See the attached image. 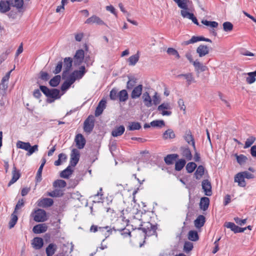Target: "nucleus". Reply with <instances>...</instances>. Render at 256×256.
<instances>
[{"mask_svg":"<svg viewBox=\"0 0 256 256\" xmlns=\"http://www.w3.org/2000/svg\"><path fill=\"white\" fill-rule=\"evenodd\" d=\"M30 216L36 222H44L47 220L46 213L44 210L38 208L34 210Z\"/></svg>","mask_w":256,"mask_h":256,"instance_id":"nucleus-1","label":"nucleus"},{"mask_svg":"<svg viewBox=\"0 0 256 256\" xmlns=\"http://www.w3.org/2000/svg\"><path fill=\"white\" fill-rule=\"evenodd\" d=\"M172 107L170 102H164L159 105L157 110L163 116H170L172 114Z\"/></svg>","mask_w":256,"mask_h":256,"instance_id":"nucleus-2","label":"nucleus"},{"mask_svg":"<svg viewBox=\"0 0 256 256\" xmlns=\"http://www.w3.org/2000/svg\"><path fill=\"white\" fill-rule=\"evenodd\" d=\"M94 117L92 116H90L85 120L84 124V130L86 132L90 133L94 127Z\"/></svg>","mask_w":256,"mask_h":256,"instance_id":"nucleus-3","label":"nucleus"},{"mask_svg":"<svg viewBox=\"0 0 256 256\" xmlns=\"http://www.w3.org/2000/svg\"><path fill=\"white\" fill-rule=\"evenodd\" d=\"M84 57V52L82 50H78L73 58V61L74 65L79 66L83 62Z\"/></svg>","mask_w":256,"mask_h":256,"instance_id":"nucleus-4","label":"nucleus"},{"mask_svg":"<svg viewBox=\"0 0 256 256\" xmlns=\"http://www.w3.org/2000/svg\"><path fill=\"white\" fill-rule=\"evenodd\" d=\"M72 59L70 57L66 58L64 60V70L62 72V77L64 78L72 66Z\"/></svg>","mask_w":256,"mask_h":256,"instance_id":"nucleus-5","label":"nucleus"},{"mask_svg":"<svg viewBox=\"0 0 256 256\" xmlns=\"http://www.w3.org/2000/svg\"><path fill=\"white\" fill-rule=\"evenodd\" d=\"M80 157V152L76 148L72 150L70 154V164L72 166H75L78 162Z\"/></svg>","mask_w":256,"mask_h":256,"instance_id":"nucleus-6","label":"nucleus"},{"mask_svg":"<svg viewBox=\"0 0 256 256\" xmlns=\"http://www.w3.org/2000/svg\"><path fill=\"white\" fill-rule=\"evenodd\" d=\"M85 24H95L100 26L106 25L104 22L100 18L96 15H93L88 18L86 20Z\"/></svg>","mask_w":256,"mask_h":256,"instance_id":"nucleus-7","label":"nucleus"},{"mask_svg":"<svg viewBox=\"0 0 256 256\" xmlns=\"http://www.w3.org/2000/svg\"><path fill=\"white\" fill-rule=\"evenodd\" d=\"M224 226L227 228L230 229L234 233L242 232L246 230V228H240L236 226L234 222H226L224 224Z\"/></svg>","mask_w":256,"mask_h":256,"instance_id":"nucleus-8","label":"nucleus"},{"mask_svg":"<svg viewBox=\"0 0 256 256\" xmlns=\"http://www.w3.org/2000/svg\"><path fill=\"white\" fill-rule=\"evenodd\" d=\"M176 77L179 78H184L186 80V84L188 86H190L192 83L196 82L193 74L191 72H188L184 74H180L178 75Z\"/></svg>","mask_w":256,"mask_h":256,"instance_id":"nucleus-9","label":"nucleus"},{"mask_svg":"<svg viewBox=\"0 0 256 256\" xmlns=\"http://www.w3.org/2000/svg\"><path fill=\"white\" fill-rule=\"evenodd\" d=\"M142 90L143 86L142 84H138L134 87L130 94L132 98L136 99L140 98L142 94Z\"/></svg>","mask_w":256,"mask_h":256,"instance_id":"nucleus-10","label":"nucleus"},{"mask_svg":"<svg viewBox=\"0 0 256 256\" xmlns=\"http://www.w3.org/2000/svg\"><path fill=\"white\" fill-rule=\"evenodd\" d=\"M74 142L76 144V147L79 149L83 148L86 144V140L84 136L80 134L76 135Z\"/></svg>","mask_w":256,"mask_h":256,"instance_id":"nucleus-11","label":"nucleus"},{"mask_svg":"<svg viewBox=\"0 0 256 256\" xmlns=\"http://www.w3.org/2000/svg\"><path fill=\"white\" fill-rule=\"evenodd\" d=\"M184 138L186 142L189 144H192L194 149L196 150L194 140L190 130L186 132Z\"/></svg>","mask_w":256,"mask_h":256,"instance_id":"nucleus-12","label":"nucleus"},{"mask_svg":"<svg viewBox=\"0 0 256 256\" xmlns=\"http://www.w3.org/2000/svg\"><path fill=\"white\" fill-rule=\"evenodd\" d=\"M202 188L206 196H210L212 194L211 184L208 180H205L202 182Z\"/></svg>","mask_w":256,"mask_h":256,"instance_id":"nucleus-13","label":"nucleus"},{"mask_svg":"<svg viewBox=\"0 0 256 256\" xmlns=\"http://www.w3.org/2000/svg\"><path fill=\"white\" fill-rule=\"evenodd\" d=\"M20 172L16 170V167L14 166L12 170V178L8 184V186L16 182L20 178Z\"/></svg>","mask_w":256,"mask_h":256,"instance_id":"nucleus-14","label":"nucleus"},{"mask_svg":"<svg viewBox=\"0 0 256 256\" xmlns=\"http://www.w3.org/2000/svg\"><path fill=\"white\" fill-rule=\"evenodd\" d=\"M196 52L200 57H203L209 53V48L206 45L200 44L197 48Z\"/></svg>","mask_w":256,"mask_h":256,"instance_id":"nucleus-15","label":"nucleus"},{"mask_svg":"<svg viewBox=\"0 0 256 256\" xmlns=\"http://www.w3.org/2000/svg\"><path fill=\"white\" fill-rule=\"evenodd\" d=\"M245 178L241 172L238 173L234 178V181L238 182V186L241 187H244L246 186V182L244 180Z\"/></svg>","mask_w":256,"mask_h":256,"instance_id":"nucleus-16","label":"nucleus"},{"mask_svg":"<svg viewBox=\"0 0 256 256\" xmlns=\"http://www.w3.org/2000/svg\"><path fill=\"white\" fill-rule=\"evenodd\" d=\"M181 154L187 160H190L192 158V152L188 147L182 146L180 148Z\"/></svg>","mask_w":256,"mask_h":256,"instance_id":"nucleus-17","label":"nucleus"},{"mask_svg":"<svg viewBox=\"0 0 256 256\" xmlns=\"http://www.w3.org/2000/svg\"><path fill=\"white\" fill-rule=\"evenodd\" d=\"M142 99L144 104L146 107L150 108L152 106V98L148 92H144L142 94Z\"/></svg>","mask_w":256,"mask_h":256,"instance_id":"nucleus-18","label":"nucleus"},{"mask_svg":"<svg viewBox=\"0 0 256 256\" xmlns=\"http://www.w3.org/2000/svg\"><path fill=\"white\" fill-rule=\"evenodd\" d=\"M48 230V226L46 224H38L32 228V231L35 234H41L46 232Z\"/></svg>","mask_w":256,"mask_h":256,"instance_id":"nucleus-19","label":"nucleus"},{"mask_svg":"<svg viewBox=\"0 0 256 256\" xmlns=\"http://www.w3.org/2000/svg\"><path fill=\"white\" fill-rule=\"evenodd\" d=\"M106 101L104 100H102L100 102L95 111V116H98L102 114L103 110L106 108Z\"/></svg>","mask_w":256,"mask_h":256,"instance_id":"nucleus-20","label":"nucleus"},{"mask_svg":"<svg viewBox=\"0 0 256 256\" xmlns=\"http://www.w3.org/2000/svg\"><path fill=\"white\" fill-rule=\"evenodd\" d=\"M193 65L194 67V69L197 74H198L200 72L206 71L208 70V68L206 66H204L202 63L198 60H196L193 62Z\"/></svg>","mask_w":256,"mask_h":256,"instance_id":"nucleus-21","label":"nucleus"},{"mask_svg":"<svg viewBox=\"0 0 256 256\" xmlns=\"http://www.w3.org/2000/svg\"><path fill=\"white\" fill-rule=\"evenodd\" d=\"M33 246V248L36 250H40L41 248L44 244L43 239L41 238L36 237L34 238L32 242V244Z\"/></svg>","mask_w":256,"mask_h":256,"instance_id":"nucleus-22","label":"nucleus"},{"mask_svg":"<svg viewBox=\"0 0 256 256\" xmlns=\"http://www.w3.org/2000/svg\"><path fill=\"white\" fill-rule=\"evenodd\" d=\"M241 76L246 78V83L249 84H253L256 80V78L252 72L242 73Z\"/></svg>","mask_w":256,"mask_h":256,"instance_id":"nucleus-23","label":"nucleus"},{"mask_svg":"<svg viewBox=\"0 0 256 256\" xmlns=\"http://www.w3.org/2000/svg\"><path fill=\"white\" fill-rule=\"evenodd\" d=\"M54 201L50 198H44L39 200L38 206L42 207H48L52 205Z\"/></svg>","mask_w":256,"mask_h":256,"instance_id":"nucleus-24","label":"nucleus"},{"mask_svg":"<svg viewBox=\"0 0 256 256\" xmlns=\"http://www.w3.org/2000/svg\"><path fill=\"white\" fill-rule=\"evenodd\" d=\"M204 38H205L203 36H193L190 40L182 42V46H187L191 44H194L199 41H204Z\"/></svg>","mask_w":256,"mask_h":256,"instance_id":"nucleus-25","label":"nucleus"},{"mask_svg":"<svg viewBox=\"0 0 256 256\" xmlns=\"http://www.w3.org/2000/svg\"><path fill=\"white\" fill-rule=\"evenodd\" d=\"M57 249V246L56 244H50L46 247V252L47 256H52L54 254Z\"/></svg>","mask_w":256,"mask_h":256,"instance_id":"nucleus-26","label":"nucleus"},{"mask_svg":"<svg viewBox=\"0 0 256 256\" xmlns=\"http://www.w3.org/2000/svg\"><path fill=\"white\" fill-rule=\"evenodd\" d=\"M210 199L207 197H203L201 198L200 202V207L201 210H206L209 206Z\"/></svg>","mask_w":256,"mask_h":256,"instance_id":"nucleus-27","label":"nucleus"},{"mask_svg":"<svg viewBox=\"0 0 256 256\" xmlns=\"http://www.w3.org/2000/svg\"><path fill=\"white\" fill-rule=\"evenodd\" d=\"M10 4L9 0H1L0 2V12L2 13H5L8 12L10 9Z\"/></svg>","mask_w":256,"mask_h":256,"instance_id":"nucleus-28","label":"nucleus"},{"mask_svg":"<svg viewBox=\"0 0 256 256\" xmlns=\"http://www.w3.org/2000/svg\"><path fill=\"white\" fill-rule=\"evenodd\" d=\"M204 222L205 217L202 215H200L194 222V226L196 228H200L204 225Z\"/></svg>","mask_w":256,"mask_h":256,"instance_id":"nucleus-29","label":"nucleus"},{"mask_svg":"<svg viewBox=\"0 0 256 256\" xmlns=\"http://www.w3.org/2000/svg\"><path fill=\"white\" fill-rule=\"evenodd\" d=\"M125 130V128L123 126H120L116 127L112 132V135L114 137H116L122 135Z\"/></svg>","mask_w":256,"mask_h":256,"instance_id":"nucleus-30","label":"nucleus"},{"mask_svg":"<svg viewBox=\"0 0 256 256\" xmlns=\"http://www.w3.org/2000/svg\"><path fill=\"white\" fill-rule=\"evenodd\" d=\"M73 75L74 76L76 79H80L86 73V70L84 66H81L80 68V70H74L72 72Z\"/></svg>","mask_w":256,"mask_h":256,"instance_id":"nucleus-31","label":"nucleus"},{"mask_svg":"<svg viewBox=\"0 0 256 256\" xmlns=\"http://www.w3.org/2000/svg\"><path fill=\"white\" fill-rule=\"evenodd\" d=\"M178 155L177 154H168L164 158L165 162L168 164H172L174 161L178 158Z\"/></svg>","mask_w":256,"mask_h":256,"instance_id":"nucleus-32","label":"nucleus"},{"mask_svg":"<svg viewBox=\"0 0 256 256\" xmlns=\"http://www.w3.org/2000/svg\"><path fill=\"white\" fill-rule=\"evenodd\" d=\"M176 137V134L172 129L169 128L163 134L162 138L164 140L172 139Z\"/></svg>","mask_w":256,"mask_h":256,"instance_id":"nucleus-33","label":"nucleus"},{"mask_svg":"<svg viewBox=\"0 0 256 256\" xmlns=\"http://www.w3.org/2000/svg\"><path fill=\"white\" fill-rule=\"evenodd\" d=\"M204 168L202 166H199L197 168L195 172L194 176L196 178L197 180H200L202 176L204 175Z\"/></svg>","mask_w":256,"mask_h":256,"instance_id":"nucleus-34","label":"nucleus"},{"mask_svg":"<svg viewBox=\"0 0 256 256\" xmlns=\"http://www.w3.org/2000/svg\"><path fill=\"white\" fill-rule=\"evenodd\" d=\"M140 124L138 122H130L127 129L129 130H138L141 128Z\"/></svg>","mask_w":256,"mask_h":256,"instance_id":"nucleus-35","label":"nucleus"},{"mask_svg":"<svg viewBox=\"0 0 256 256\" xmlns=\"http://www.w3.org/2000/svg\"><path fill=\"white\" fill-rule=\"evenodd\" d=\"M103 234L105 238H107L112 232V229L110 227L106 226L104 227H98V231Z\"/></svg>","mask_w":256,"mask_h":256,"instance_id":"nucleus-36","label":"nucleus"},{"mask_svg":"<svg viewBox=\"0 0 256 256\" xmlns=\"http://www.w3.org/2000/svg\"><path fill=\"white\" fill-rule=\"evenodd\" d=\"M48 97L52 98L54 100L60 98V90L55 88L50 90V92Z\"/></svg>","mask_w":256,"mask_h":256,"instance_id":"nucleus-37","label":"nucleus"},{"mask_svg":"<svg viewBox=\"0 0 256 256\" xmlns=\"http://www.w3.org/2000/svg\"><path fill=\"white\" fill-rule=\"evenodd\" d=\"M186 161L184 159H180L175 164V170L177 171H180L184 166Z\"/></svg>","mask_w":256,"mask_h":256,"instance_id":"nucleus-38","label":"nucleus"},{"mask_svg":"<svg viewBox=\"0 0 256 256\" xmlns=\"http://www.w3.org/2000/svg\"><path fill=\"white\" fill-rule=\"evenodd\" d=\"M72 170L70 166H68L60 172V176L61 178H68L72 174Z\"/></svg>","mask_w":256,"mask_h":256,"instance_id":"nucleus-39","label":"nucleus"},{"mask_svg":"<svg viewBox=\"0 0 256 256\" xmlns=\"http://www.w3.org/2000/svg\"><path fill=\"white\" fill-rule=\"evenodd\" d=\"M118 97L120 102H124L128 99V94L126 90H122L118 94Z\"/></svg>","mask_w":256,"mask_h":256,"instance_id":"nucleus-40","label":"nucleus"},{"mask_svg":"<svg viewBox=\"0 0 256 256\" xmlns=\"http://www.w3.org/2000/svg\"><path fill=\"white\" fill-rule=\"evenodd\" d=\"M30 143L28 142H24L19 140L16 143V146L18 148H21L28 151V148H30Z\"/></svg>","mask_w":256,"mask_h":256,"instance_id":"nucleus-41","label":"nucleus"},{"mask_svg":"<svg viewBox=\"0 0 256 256\" xmlns=\"http://www.w3.org/2000/svg\"><path fill=\"white\" fill-rule=\"evenodd\" d=\"M140 56L138 54L130 56L128 60L130 66H134L138 61Z\"/></svg>","mask_w":256,"mask_h":256,"instance_id":"nucleus-42","label":"nucleus"},{"mask_svg":"<svg viewBox=\"0 0 256 256\" xmlns=\"http://www.w3.org/2000/svg\"><path fill=\"white\" fill-rule=\"evenodd\" d=\"M256 140V138L254 136H249L246 140L245 142L244 146V148H247L251 146L255 142Z\"/></svg>","mask_w":256,"mask_h":256,"instance_id":"nucleus-43","label":"nucleus"},{"mask_svg":"<svg viewBox=\"0 0 256 256\" xmlns=\"http://www.w3.org/2000/svg\"><path fill=\"white\" fill-rule=\"evenodd\" d=\"M18 218L16 212H14L11 215V218L9 222L10 228H12L14 226L18 221Z\"/></svg>","mask_w":256,"mask_h":256,"instance_id":"nucleus-44","label":"nucleus"},{"mask_svg":"<svg viewBox=\"0 0 256 256\" xmlns=\"http://www.w3.org/2000/svg\"><path fill=\"white\" fill-rule=\"evenodd\" d=\"M47 195L51 197H59L63 195V192L60 190L55 189L52 192H48Z\"/></svg>","mask_w":256,"mask_h":256,"instance_id":"nucleus-45","label":"nucleus"},{"mask_svg":"<svg viewBox=\"0 0 256 256\" xmlns=\"http://www.w3.org/2000/svg\"><path fill=\"white\" fill-rule=\"evenodd\" d=\"M188 238L192 241H196L198 240V236L196 230H190L188 233Z\"/></svg>","mask_w":256,"mask_h":256,"instance_id":"nucleus-46","label":"nucleus"},{"mask_svg":"<svg viewBox=\"0 0 256 256\" xmlns=\"http://www.w3.org/2000/svg\"><path fill=\"white\" fill-rule=\"evenodd\" d=\"M10 5L16 7L17 8H21L24 4L23 0H8Z\"/></svg>","mask_w":256,"mask_h":256,"instance_id":"nucleus-47","label":"nucleus"},{"mask_svg":"<svg viewBox=\"0 0 256 256\" xmlns=\"http://www.w3.org/2000/svg\"><path fill=\"white\" fill-rule=\"evenodd\" d=\"M60 80V75H57L50 80L49 84L51 86L55 87L59 84Z\"/></svg>","mask_w":256,"mask_h":256,"instance_id":"nucleus-48","label":"nucleus"},{"mask_svg":"<svg viewBox=\"0 0 256 256\" xmlns=\"http://www.w3.org/2000/svg\"><path fill=\"white\" fill-rule=\"evenodd\" d=\"M150 124L152 127L162 128L165 126V123L163 120H155L152 121Z\"/></svg>","mask_w":256,"mask_h":256,"instance_id":"nucleus-49","label":"nucleus"},{"mask_svg":"<svg viewBox=\"0 0 256 256\" xmlns=\"http://www.w3.org/2000/svg\"><path fill=\"white\" fill-rule=\"evenodd\" d=\"M197 166L194 162H190L187 164L186 166V169L188 173L192 172L196 168Z\"/></svg>","mask_w":256,"mask_h":256,"instance_id":"nucleus-50","label":"nucleus"},{"mask_svg":"<svg viewBox=\"0 0 256 256\" xmlns=\"http://www.w3.org/2000/svg\"><path fill=\"white\" fill-rule=\"evenodd\" d=\"M66 185V182L62 180H58L53 183V186L54 188H64Z\"/></svg>","mask_w":256,"mask_h":256,"instance_id":"nucleus-51","label":"nucleus"},{"mask_svg":"<svg viewBox=\"0 0 256 256\" xmlns=\"http://www.w3.org/2000/svg\"><path fill=\"white\" fill-rule=\"evenodd\" d=\"M235 156L238 162L240 165L244 164L248 160L246 156L243 154L238 155L236 154Z\"/></svg>","mask_w":256,"mask_h":256,"instance_id":"nucleus-52","label":"nucleus"},{"mask_svg":"<svg viewBox=\"0 0 256 256\" xmlns=\"http://www.w3.org/2000/svg\"><path fill=\"white\" fill-rule=\"evenodd\" d=\"M202 23L205 26L210 28H215L218 26V23L216 22H210L207 20H202Z\"/></svg>","mask_w":256,"mask_h":256,"instance_id":"nucleus-53","label":"nucleus"},{"mask_svg":"<svg viewBox=\"0 0 256 256\" xmlns=\"http://www.w3.org/2000/svg\"><path fill=\"white\" fill-rule=\"evenodd\" d=\"M152 104L156 106L160 102V97L157 92H155L152 97Z\"/></svg>","mask_w":256,"mask_h":256,"instance_id":"nucleus-54","label":"nucleus"},{"mask_svg":"<svg viewBox=\"0 0 256 256\" xmlns=\"http://www.w3.org/2000/svg\"><path fill=\"white\" fill-rule=\"evenodd\" d=\"M193 248V244L190 242H185L184 246V250L188 253Z\"/></svg>","mask_w":256,"mask_h":256,"instance_id":"nucleus-55","label":"nucleus"},{"mask_svg":"<svg viewBox=\"0 0 256 256\" xmlns=\"http://www.w3.org/2000/svg\"><path fill=\"white\" fill-rule=\"evenodd\" d=\"M167 53L170 55H172L176 56L178 59L180 58V56L178 52L174 48H168L166 51Z\"/></svg>","mask_w":256,"mask_h":256,"instance_id":"nucleus-56","label":"nucleus"},{"mask_svg":"<svg viewBox=\"0 0 256 256\" xmlns=\"http://www.w3.org/2000/svg\"><path fill=\"white\" fill-rule=\"evenodd\" d=\"M102 188H100L99 192L92 196L94 200H96L94 202H100L102 200V196H103V194L102 192Z\"/></svg>","mask_w":256,"mask_h":256,"instance_id":"nucleus-57","label":"nucleus"},{"mask_svg":"<svg viewBox=\"0 0 256 256\" xmlns=\"http://www.w3.org/2000/svg\"><path fill=\"white\" fill-rule=\"evenodd\" d=\"M38 151V146L36 144L33 146H31L30 144V148H28V152L26 155L28 156H31L34 152Z\"/></svg>","mask_w":256,"mask_h":256,"instance_id":"nucleus-58","label":"nucleus"},{"mask_svg":"<svg viewBox=\"0 0 256 256\" xmlns=\"http://www.w3.org/2000/svg\"><path fill=\"white\" fill-rule=\"evenodd\" d=\"M8 88V82L1 81L0 83V93L4 94Z\"/></svg>","mask_w":256,"mask_h":256,"instance_id":"nucleus-59","label":"nucleus"},{"mask_svg":"<svg viewBox=\"0 0 256 256\" xmlns=\"http://www.w3.org/2000/svg\"><path fill=\"white\" fill-rule=\"evenodd\" d=\"M223 28L225 32H230L233 28V25L229 22H224L223 24Z\"/></svg>","mask_w":256,"mask_h":256,"instance_id":"nucleus-60","label":"nucleus"},{"mask_svg":"<svg viewBox=\"0 0 256 256\" xmlns=\"http://www.w3.org/2000/svg\"><path fill=\"white\" fill-rule=\"evenodd\" d=\"M58 158L57 160L54 162V165L56 166H58L61 164L62 161V158L64 157V161H66L67 156L66 154L63 153H61L58 154Z\"/></svg>","mask_w":256,"mask_h":256,"instance_id":"nucleus-61","label":"nucleus"},{"mask_svg":"<svg viewBox=\"0 0 256 256\" xmlns=\"http://www.w3.org/2000/svg\"><path fill=\"white\" fill-rule=\"evenodd\" d=\"M43 168L40 167L37 172L36 175V182H39L42 180V174Z\"/></svg>","mask_w":256,"mask_h":256,"instance_id":"nucleus-62","label":"nucleus"},{"mask_svg":"<svg viewBox=\"0 0 256 256\" xmlns=\"http://www.w3.org/2000/svg\"><path fill=\"white\" fill-rule=\"evenodd\" d=\"M110 97L111 100H116L118 97L117 90L115 89H112L110 92Z\"/></svg>","mask_w":256,"mask_h":256,"instance_id":"nucleus-63","label":"nucleus"},{"mask_svg":"<svg viewBox=\"0 0 256 256\" xmlns=\"http://www.w3.org/2000/svg\"><path fill=\"white\" fill-rule=\"evenodd\" d=\"M62 62H58L57 66H56L55 69L54 70L53 72L55 74H58L60 73L62 70Z\"/></svg>","mask_w":256,"mask_h":256,"instance_id":"nucleus-64","label":"nucleus"}]
</instances>
